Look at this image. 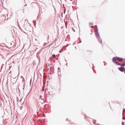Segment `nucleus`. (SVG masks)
<instances>
[{
    "label": "nucleus",
    "instance_id": "obj_1",
    "mask_svg": "<svg viewBox=\"0 0 125 125\" xmlns=\"http://www.w3.org/2000/svg\"><path fill=\"white\" fill-rule=\"evenodd\" d=\"M95 32L96 36L98 39H99V35L98 32V29H97L95 30Z\"/></svg>",
    "mask_w": 125,
    "mask_h": 125
},
{
    "label": "nucleus",
    "instance_id": "obj_2",
    "mask_svg": "<svg viewBox=\"0 0 125 125\" xmlns=\"http://www.w3.org/2000/svg\"><path fill=\"white\" fill-rule=\"evenodd\" d=\"M116 57H114L113 59V62H115L117 65H119V64L116 61Z\"/></svg>",
    "mask_w": 125,
    "mask_h": 125
},
{
    "label": "nucleus",
    "instance_id": "obj_3",
    "mask_svg": "<svg viewBox=\"0 0 125 125\" xmlns=\"http://www.w3.org/2000/svg\"><path fill=\"white\" fill-rule=\"evenodd\" d=\"M121 71L123 72L125 70V69L123 67H120L118 68Z\"/></svg>",
    "mask_w": 125,
    "mask_h": 125
},
{
    "label": "nucleus",
    "instance_id": "obj_4",
    "mask_svg": "<svg viewBox=\"0 0 125 125\" xmlns=\"http://www.w3.org/2000/svg\"><path fill=\"white\" fill-rule=\"evenodd\" d=\"M116 59L118 61L120 62H122L123 61L122 59L120 57H117L116 58Z\"/></svg>",
    "mask_w": 125,
    "mask_h": 125
},
{
    "label": "nucleus",
    "instance_id": "obj_5",
    "mask_svg": "<svg viewBox=\"0 0 125 125\" xmlns=\"http://www.w3.org/2000/svg\"><path fill=\"white\" fill-rule=\"evenodd\" d=\"M125 65V62L123 64L121 65V66H123Z\"/></svg>",
    "mask_w": 125,
    "mask_h": 125
},
{
    "label": "nucleus",
    "instance_id": "obj_6",
    "mask_svg": "<svg viewBox=\"0 0 125 125\" xmlns=\"http://www.w3.org/2000/svg\"><path fill=\"white\" fill-rule=\"evenodd\" d=\"M52 56H53V57H54V58L55 57V55H54V54H53V55H52Z\"/></svg>",
    "mask_w": 125,
    "mask_h": 125
},
{
    "label": "nucleus",
    "instance_id": "obj_7",
    "mask_svg": "<svg viewBox=\"0 0 125 125\" xmlns=\"http://www.w3.org/2000/svg\"><path fill=\"white\" fill-rule=\"evenodd\" d=\"M51 65V64H48V65L49 66H50Z\"/></svg>",
    "mask_w": 125,
    "mask_h": 125
},
{
    "label": "nucleus",
    "instance_id": "obj_8",
    "mask_svg": "<svg viewBox=\"0 0 125 125\" xmlns=\"http://www.w3.org/2000/svg\"><path fill=\"white\" fill-rule=\"evenodd\" d=\"M42 96H40V98H39V99H42V98H42Z\"/></svg>",
    "mask_w": 125,
    "mask_h": 125
},
{
    "label": "nucleus",
    "instance_id": "obj_9",
    "mask_svg": "<svg viewBox=\"0 0 125 125\" xmlns=\"http://www.w3.org/2000/svg\"><path fill=\"white\" fill-rule=\"evenodd\" d=\"M92 24H90V25H92Z\"/></svg>",
    "mask_w": 125,
    "mask_h": 125
},
{
    "label": "nucleus",
    "instance_id": "obj_10",
    "mask_svg": "<svg viewBox=\"0 0 125 125\" xmlns=\"http://www.w3.org/2000/svg\"><path fill=\"white\" fill-rule=\"evenodd\" d=\"M93 26H92V27L93 28Z\"/></svg>",
    "mask_w": 125,
    "mask_h": 125
}]
</instances>
